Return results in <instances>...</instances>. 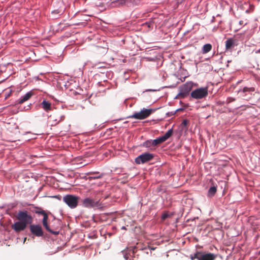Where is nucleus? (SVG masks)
Instances as JSON below:
<instances>
[{
	"instance_id": "obj_20",
	"label": "nucleus",
	"mask_w": 260,
	"mask_h": 260,
	"mask_svg": "<svg viewBox=\"0 0 260 260\" xmlns=\"http://www.w3.org/2000/svg\"><path fill=\"white\" fill-rule=\"evenodd\" d=\"M217 189L215 186H212L210 187L208 191V196L209 197H212L214 196L215 193L216 192Z\"/></svg>"
},
{
	"instance_id": "obj_7",
	"label": "nucleus",
	"mask_w": 260,
	"mask_h": 260,
	"mask_svg": "<svg viewBox=\"0 0 260 260\" xmlns=\"http://www.w3.org/2000/svg\"><path fill=\"white\" fill-rule=\"evenodd\" d=\"M192 85L191 83H186L180 87L179 92L177 95L178 98L183 99L185 98L191 91Z\"/></svg>"
},
{
	"instance_id": "obj_27",
	"label": "nucleus",
	"mask_w": 260,
	"mask_h": 260,
	"mask_svg": "<svg viewBox=\"0 0 260 260\" xmlns=\"http://www.w3.org/2000/svg\"><path fill=\"white\" fill-rule=\"evenodd\" d=\"M188 123V121L187 120H183L182 124L184 125V126H186L187 125V124Z\"/></svg>"
},
{
	"instance_id": "obj_30",
	"label": "nucleus",
	"mask_w": 260,
	"mask_h": 260,
	"mask_svg": "<svg viewBox=\"0 0 260 260\" xmlns=\"http://www.w3.org/2000/svg\"><path fill=\"white\" fill-rule=\"evenodd\" d=\"M256 53H257V52L260 53V49H259L258 50H257V51H256Z\"/></svg>"
},
{
	"instance_id": "obj_15",
	"label": "nucleus",
	"mask_w": 260,
	"mask_h": 260,
	"mask_svg": "<svg viewBox=\"0 0 260 260\" xmlns=\"http://www.w3.org/2000/svg\"><path fill=\"white\" fill-rule=\"evenodd\" d=\"M33 95V93L31 91L27 92L25 94L22 96L18 101V104H22L24 102L29 100Z\"/></svg>"
},
{
	"instance_id": "obj_8",
	"label": "nucleus",
	"mask_w": 260,
	"mask_h": 260,
	"mask_svg": "<svg viewBox=\"0 0 260 260\" xmlns=\"http://www.w3.org/2000/svg\"><path fill=\"white\" fill-rule=\"evenodd\" d=\"M153 157V154L148 152L144 153L135 158V162L137 164H144L152 160Z\"/></svg>"
},
{
	"instance_id": "obj_12",
	"label": "nucleus",
	"mask_w": 260,
	"mask_h": 260,
	"mask_svg": "<svg viewBox=\"0 0 260 260\" xmlns=\"http://www.w3.org/2000/svg\"><path fill=\"white\" fill-rule=\"evenodd\" d=\"M26 226L27 225H25V223L21 222L19 221L15 222L11 225L12 229L17 233L24 230Z\"/></svg>"
},
{
	"instance_id": "obj_11",
	"label": "nucleus",
	"mask_w": 260,
	"mask_h": 260,
	"mask_svg": "<svg viewBox=\"0 0 260 260\" xmlns=\"http://www.w3.org/2000/svg\"><path fill=\"white\" fill-rule=\"evenodd\" d=\"M43 218L42 220V223L43 226L45 227L46 230L48 231L49 233L54 235H57L59 234V232L58 231H53L50 229L49 226L48 224L47 220L48 219V216L47 214L45 212V214H43Z\"/></svg>"
},
{
	"instance_id": "obj_28",
	"label": "nucleus",
	"mask_w": 260,
	"mask_h": 260,
	"mask_svg": "<svg viewBox=\"0 0 260 260\" xmlns=\"http://www.w3.org/2000/svg\"><path fill=\"white\" fill-rule=\"evenodd\" d=\"M54 198H57V199H58L59 200H60L61 197L59 196H54Z\"/></svg>"
},
{
	"instance_id": "obj_13",
	"label": "nucleus",
	"mask_w": 260,
	"mask_h": 260,
	"mask_svg": "<svg viewBox=\"0 0 260 260\" xmlns=\"http://www.w3.org/2000/svg\"><path fill=\"white\" fill-rule=\"evenodd\" d=\"M50 120L52 121V123L51 125H55L58 123H59L60 121H62L64 118V116L61 115L58 113H54L52 115L50 116Z\"/></svg>"
},
{
	"instance_id": "obj_19",
	"label": "nucleus",
	"mask_w": 260,
	"mask_h": 260,
	"mask_svg": "<svg viewBox=\"0 0 260 260\" xmlns=\"http://www.w3.org/2000/svg\"><path fill=\"white\" fill-rule=\"evenodd\" d=\"M234 40L232 39H229L225 42L226 50L230 49L234 45Z\"/></svg>"
},
{
	"instance_id": "obj_10",
	"label": "nucleus",
	"mask_w": 260,
	"mask_h": 260,
	"mask_svg": "<svg viewBox=\"0 0 260 260\" xmlns=\"http://www.w3.org/2000/svg\"><path fill=\"white\" fill-rule=\"evenodd\" d=\"M29 229L31 233L37 237L43 236V231L41 225L39 224H30Z\"/></svg>"
},
{
	"instance_id": "obj_3",
	"label": "nucleus",
	"mask_w": 260,
	"mask_h": 260,
	"mask_svg": "<svg viewBox=\"0 0 260 260\" xmlns=\"http://www.w3.org/2000/svg\"><path fill=\"white\" fill-rule=\"evenodd\" d=\"M208 94L207 87H201L193 90L191 92V96L197 100L206 98Z\"/></svg>"
},
{
	"instance_id": "obj_1",
	"label": "nucleus",
	"mask_w": 260,
	"mask_h": 260,
	"mask_svg": "<svg viewBox=\"0 0 260 260\" xmlns=\"http://www.w3.org/2000/svg\"><path fill=\"white\" fill-rule=\"evenodd\" d=\"M80 198L72 194H66L62 199L63 201L71 209L76 208Z\"/></svg>"
},
{
	"instance_id": "obj_31",
	"label": "nucleus",
	"mask_w": 260,
	"mask_h": 260,
	"mask_svg": "<svg viewBox=\"0 0 260 260\" xmlns=\"http://www.w3.org/2000/svg\"><path fill=\"white\" fill-rule=\"evenodd\" d=\"M125 229V227L124 226H122V229Z\"/></svg>"
},
{
	"instance_id": "obj_18",
	"label": "nucleus",
	"mask_w": 260,
	"mask_h": 260,
	"mask_svg": "<svg viewBox=\"0 0 260 260\" xmlns=\"http://www.w3.org/2000/svg\"><path fill=\"white\" fill-rule=\"evenodd\" d=\"M212 45L210 44H206L204 45L202 48V53L203 54H206L212 49Z\"/></svg>"
},
{
	"instance_id": "obj_4",
	"label": "nucleus",
	"mask_w": 260,
	"mask_h": 260,
	"mask_svg": "<svg viewBox=\"0 0 260 260\" xmlns=\"http://www.w3.org/2000/svg\"><path fill=\"white\" fill-rule=\"evenodd\" d=\"M17 218L19 221L25 223L26 225L28 224H31L33 220L32 216L28 214L26 211H19L17 214Z\"/></svg>"
},
{
	"instance_id": "obj_23",
	"label": "nucleus",
	"mask_w": 260,
	"mask_h": 260,
	"mask_svg": "<svg viewBox=\"0 0 260 260\" xmlns=\"http://www.w3.org/2000/svg\"><path fill=\"white\" fill-rule=\"evenodd\" d=\"M200 254H201V252H197L196 253H194V254L193 255H191L190 256V258L191 259V260H194V259H195V258H197L198 260H199V257H200Z\"/></svg>"
},
{
	"instance_id": "obj_6",
	"label": "nucleus",
	"mask_w": 260,
	"mask_h": 260,
	"mask_svg": "<svg viewBox=\"0 0 260 260\" xmlns=\"http://www.w3.org/2000/svg\"><path fill=\"white\" fill-rule=\"evenodd\" d=\"M82 205L84 207L91 208H101V204L99 201L94 200L89 198H85L82 200Z\"/></svg>"
},
{
	"instance_id": "obj_9",
	"label": "nucleus",
	"mask_w": 260,
	"mask_h": 260,
	"mask_svg": "<svg viewBox=\"0 0 260 260\" xmlns=\"http://www.w3.org/2000/svg\"><path fill=\"white\" fill-rule=\"evenodd\" d=\"M139 1L140 0H115V7L131 6L138 4Z\"/></svg>"
},
{
	"instance_id": "obj_29",
	"label": "nucleus",
	"mask_w": 260,
	"mask_h": 260,
	"mask_svg": "<svg viewBox=\"0 0 260 260\" xmlns=\"http://www.w3.org/2000/svg\"><path fill=\"white\" fill-rule=\"evenodd\" d=\"M93 178H99V177H98V176H95V177H93Z\"/></svg>"
},
{
	"instance_id": "obj_2",
	"label": "nucleus",
	"mask_w": 260,
	"mask_h": 260,
	"mask_svg": "<svg viewBox=\"0 0 260 260\" xmlns=\"http://www.w3.org/2000/svg\"><path fill=\"white\" fill-rule=\"evenodd\" d=\"M254 91L255 88L253 87H244L238 90V94L244 100L249 101L254 95L253 92Z\"/></svg>"
},
{
	"instance_id": "obj_17",
	"label": "nucleus",
	"mask_w": 260,
	"mask_h": 260,
	"mask_svg": "<svg viewBox=\"0 0 260 260\" xmlns=\"http://www.w3.org/2000/svg\"><path fill=\"white\" fill-rule=\"evenodd\" d=\"M143 146L144 147L148 148L150 149H153L154 148V146L153 145L152 140H149L145 141L143 143Z\"/></svg>"
},
{
	"instance_id": "obj_25",
	"label": "nucleus",
	"mask_w": 260,
	"mask_h": 260,
	"mask_svg": "<svg viewBox=\"0 0 260 260\" xmlns=\"http://www.w3.org/2000/svg\"><path fill=\"white\" fill-rule=\"evenodd\" d=\"M169 217V215L167 213H164L161 216V218L163 220L166 219Z\"/></svg>"
},
{
	"instance_id": "obj_32",
	"label": "nucleus",
	"mask_w": 260,
	"mask_h": 260,
	"mask_svg": "<svg viewBox=\"0 0 260 260\" xmlns=\"http://www.w3.org/2000/svg\"><path fill=\"white\" fill-rule=\"evenodd\" d=\"M240 24H242V21H240Z\"/></svg>"
},
{
	"instance_id": "obj_14",
	"label": "nucleus",
	"mask_w": 260,
	"mask_h": 260,
	"mask_svg": "<svg viewBox=\"0 0 260 260\" xmlns=\"http://www.w3.org/2000/svg\"><path fill=\"white\" fill-rule=\"evenodd\" d=\"M199 260H214L216 255L212 253H203L201 252Z\"/></svg>"
},
{
	"instance_id": "obj_5",
	"label": "nucleus",
	"mask_w": 260,
	"mask_h": 260,
	"mask_svg": "<svg viewBox=\"0 0 260 260\" xmlns=\"http://www.w3.org/2000/svg\"><path fill=\"white\" fill-rule=\"evenodd\" d=\"M154 111L152 109H143L139 112L135 113L132 116V118L137 119H144L149 117Z\"/></svg>"
},
{
	"instance_id": "obj_22",
	"label": "nucleus",
	"mask_w": 260,
	"mask_h": 260,
	"mask_svg": "<svg viewBox=\"0 0 260 260\" xmlns=\"http://www.w3.org/2000/svg\"><path fill=\"white\" fill-rule=\"evenodd\" d=\"M173 132V129L172 128L170 129L166 132V133L163 136H161V137L163 138L164 140L166 141L168 139H169L172 135Z\"/></svg>"
},
{
	"instance_id": "obj_16",
	"label": "nucleus",
	"mask_w": 260,
	"mask_h": 260,
	"mask_svg": "<svg viewBox=\"0 0 260 260\" xmlns=\"http://www.w3.org/2000/svg\"><path fill=\"white\" fill-rule=\"evenodd\" d=\"M40 106L46 112H48L51 110V103L47 101L46 100H43V102L40 104Z\"/></svg>"
},
{
	"instance_id": "obj_24",
	"label": "nucleus",
	"mask_w": 260,
	"mask_h": 260,
	"mask_svg": "<svg viewBox=\"0 0 260 260\" xmlns=\"http://www.w3.org/2000/svg\"><path fill=\"white\" fill-rule=\"evenodd\" d=\"M45 211L44 210L41 209V208H38L35 211V213L36 214H41V215L45 214Z\"/></svg>"
},
{
	"instance_id": "obj_26",
	"label": "nucleus",
	"mask_w": 260,
	"mask_h": 260,
	"mask_svg": "<svg viewBox=\"0 0 260 260\" xmlns=\"http://www.w3.org/2000/svg\"><path fill=\"white\" fill-rule=\"evenodd\" d=\"M235 101V99L233 98H229L227 100V102L228 103H230V102H232L233 101Z\"/></svg>"
},
{
	"instance_id": "obj_21",
	"label": "nucleus",
	"mask_w": 260,
	"mask_h": 260,
	"mask_svg": "<svg viewBox=\"0 0 260 260\" xmlns=\"http://www.w3.org/2000/svg\"><path fill=\"white\" fill-rule=\"evenodd\" d=\"M153 140V145L154 146V147L155 146H156L157 145H158L165 141L162 137H160L155 140Z\"/></svg>"
}]
</instances>
